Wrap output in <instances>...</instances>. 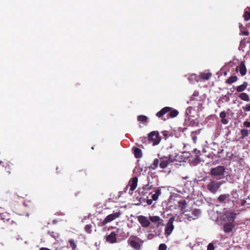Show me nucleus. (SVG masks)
<instances>
[{"label": "nucleus", "instance_id": "nucleus-1", "mask_svg": "<svg viewBox=\"0 0 250 250\" xmlns=\"http://www.w3.org/2000/svg\"><path fill=\"white\" fill-rule=\"evenodd\" d=\"M171 161L170 159H168L167 157L163 158L160 157V160L158 159H155L153 163L150 165V167L154 169L156 167H158L159 165L160 167L162 168H164L167 167L169 163Z\"/></svg>", "mask_w": 250, "mask_h": 250}, {"label": "nucleus", "instance_id": "nucleus-2", "mask_svg": "<svg viewBox=\"0 0 250 250\" xmlns=\"http://www.w3.org/2000/svg\"><path fill=\"white\" fill-rule=\"evenodd\" d=\"M169 112V116L171 118L176 117L179 113V112L176 109L172 110L171 107H165L156 113V116L160 118L162 117L164 114Z\"/></svg>", "mask_w": 250, "mask_h": 250}, {"label": "nucleus", "instance_id": "nucleus-3", "mask_svg": "<svg viewBox=\"0 0 250 250\" xmlns=\"http://www.w3.org/2000/svg\"><path fill=\"white\" fill-rule=\"evenodd\" d=\"M137 241L140 242L142 244L144 242V241L140 239L138 237L134 235H131L128 239L127 242L130 246L132 248L139 250L141 249V245Z\"/></svg>", "mask_w": 250, "mask_h": 250}, {"label": "nucleus", "instance_id": "nucleus-4", "mask_svg": "<svg viewBox=\"0 0 250 250\" xmlns=\"http://www.w3.org/2000/svg\"><path fill=\"white\" fill-rule=\"evenodd\" d=\"M148 140L153 143V146L157 145L161 140L158 131H153L149 133Z\"/></svg>", "mask_w": 250, "mask_h": 250}, {"label": "nucleus", "instance_id": "nucleus-5", "mask_svg": "<svg viewBox=\"0 0 250 250\" xmlns=\"http://www.w3.org/2000/svg\"><path fill=\"white\" fill-rule=\"evenodd\" d=\"M175 220V218L174 217H170L168 220V222L166 226L165 229V234L167 236H169L170 235L174 228V225H173V222Z\"/></svg>", "mask_w": 250, "mask_h": 250}, {"label": "nucleus", "instance_id": "nucleus-6", "mask_svg": "<svg viewBox=\"0 0 250 250\" xmlns=\"http://www.w3.org/2000/svg\"><path fill=\"white\" fill-rule=\"evenodd\" d=\"M120 215V212L118 211L107 215L104 220L101 223V226H104L108 223L115 220L116 218L119 217Z\"/></svg>", "mask_w": 250, "mask_h": 250}, {"label": "nucleus", "instance_id": "nucleus-7", "mask_svg": "<svg viewBox=\"0 0 250 250\" xmlns=\"http://www.w3.org/2000/svg\"><path fill=\"white\" fill-rule=\"evenodd\" d=\"M221 184V182L212 181L207 185V188L210 192L215 193Z\"/></svg>", "mask_w": 250, "mask_h": 250}, {"label": "nucleus", "instance_id": "nucleus-8", "mask_svg": "<svg viewBox=\"0 0 250 250\" xmlns=\"http://www.w3.org/2000/svg\"><path fill=\"white\" fill-rule=\"evenodd\" d=\"M0 219L1 222L2 221L4 222H7L9 224L12 225L15 223L13 216H11V215L7 212L0 214Z\"/></svg>", "mask_w": 250, "mask_h": 250}, {"label": "nucleus", "instance_id": "nucleus-9", "mask_svg": "<svg viewBox=\"0 0 250 250\" xmlns=\"http://www.w3.org/2000/svg\"><path fill=\"white\" fill-rule=\"evenodd\" d=\"M149 220L155 225V228H158L164 226V220L158 216H150Z\"/></svg>", "mask_w": 250, "mask_h": 250}, {"label": "nucleus", "instance_id": "nucleus-10", "mask_svg": "<svg viewBox=\"0 0 250 250\" xmlns=\"http://www.w3.org/2000/svg\"><path fill=\"white\" fill-rule=\"evenodd\" d=\"M138 184V178L134 177L130 180L128 185L130 187V189L128 191L129 194L132 195L133 191L136 189Z\"/></svg>", "mask_w": 250, "mask_h": 250}, {"label": "nucleus", "instance_id": "nucleus-11", "mask_svg": "<svg viewBox=\"0 0 250 250\" xmlns=\"http://www.w3.org/2000/svg\"><path fill=\"white\" fill-rule=\"evenodd\" d=\"M138 220L141 226L144 228H147L150 225V222L146 217L140 215L138 217Z\"/></svg>", "mask_w": 250, "mask_h": 250}, {"label": "nucleus", "instance_id": "nucleus-12", "mask_svg": "<svg viewBox=\"0 0 250 250\" xmlns=\"http://www.w3.org/2000/svg\"><path fill=\"white\" fill-rule=\"evenodd\" d=\"M225 219L229 222L233 223L236 216V213L231 211H226L225 213Z\"/></svg>", "mask_w": 250, "mask_h": 250}, {"label": "nucleus", "instance_id": "nucleus-13", "mask_svg": "<svg viewBox=\"0 0 250 250\" xmlns=\"http://www.w3.org/2000/svg\"><path fill=\"white\" fill-rule=\"evenodd\" d=\"M234 227L235 225L232 222H228L224 225L223 230L226 233H229L232 230Z\"/></svg>", "mask_w": 250, "mask_h": 250}, {"label": "nucleus", "instance_id": "nucleus-14", "mask_svg": "<svg viewBox=\"0 0 250 250\" xmlns=\"http://www.w3.org/2000/svg\"><path fill=\"white\" fill-rule=\"evenodd\" d=\"M116 233L114 231H112L110 234L107 235L106 238V241L110 243H114L117 241Z\"/></svg>", "mask_w": 250, "mask_h": 250}, {"label": "nucleus", "instance_id": "nucleus-15", "mask_svg": "<svg viewBox=\"0 0 250 250\" xmlns=\"http://www.w3.org/2000/svg\"><path fill=\"white\" fill-rule=\"evenodd\" d=\"M239 68L240 73L242 76H244L247 73V69L246 65L245 64V62H241L239 66L236 68V71L238 70Z\"/></svg>", "mask_w": 250, "mask_h": 250}, {"label": "nucleus", "instance_id": "nucleus-16", "mask_svg": "<svg viewBox=\"0 0 250 250\" xmlns=\"http://www.w3.org/2000/svg\"><path fill=\"white\" fill-rule=\"evenodd\" d=\"M155 174L156 173H150L147 176V179L149 184H152L157 182V176Z\"/></svg>", "mask_w": 250, "mask_h": 250}, {"label": "nucleus", "instance_id": "nucleus-17", "mask_svg": "<svg viewBox=\"0 0 250 250\" xmlns=\"http://www.w3.org/2000/svg\"><path fill=\"white\" fill-rule=\"evenodd\" d=\"M230 197V195L229 194H221L218 198V200L220 203H225L226 202L225 201L226 200H228Z\"/></svg>", "mask_w": 250, "mask_h": 250}, {"label": "nucleus", "instance_id": "nucleus-18", "mask_svg": "<svg viewBox=\"0 0 250 250\" xmlns=\"http://www.w3.org/2000/svg\"><path fill=\"white\" fill-rule=\"evenodd\" d=\"M212 76V74L210 72L208 73H201L200 75V77L201 79L205 80H209Z\"/></svg>", "mask_w": 250, "mask_h": 250}, {"label": "nucleus", "instance_id": "nucleus-19", "mask_svg": "<svg viewBox=\"0 0 250 250\" xmlns=\"http://www.w3.org/2000/svg\"><path fill=\"white\" fill-rule=\"evenodd\" d=\"M248 84L246 82H244L243 84L237 86L236 88V91L238 92H241L244 91L246 89Z\"/></svg>", "mask_w": 250, "mask_h": 250}, {"label": "nucleus", "instance_id": "nucleus-20", "mask_svg": "<svg viewBox=\"0 0 250 250\" xmlns=\"http://www.w3.org/2000/svg\"><path fill=\"white\" fill-rule=\"evenodd\" d=\"M68 243L70 247L71 248L72 250H75L77 248V241L74 239H71L68 240Z\"/></svg>", "mask_w": 250, "mask_h": 250}, {"label": "nucleus", "instance_id": "nucleus-21", "mask_svg": "<svg viewBox=\"0 0 250 250\" xmlns=\"http://www.w3.org/2000/svg\"><path fill=\"white\" fill-rule=\"evenodd\" d=\"M239 97L243 101L249 102L250 101V99L249 98V95L246 93H241L239 94Z\"/></svg>", "mask_w": 250, "mask_h": 250}, {"label": "nucleus", "instance_id": "nucleus-22", "mask_svg": "<svg viewBox=\"0 0 250 250\" xmlns=\"http://www.w3.org/2000/svg\"><path fill=\"white\" fill-rule=\"evenodd\" d=\"M161 194V190L159 189H157L155 190V193L153 194L151 196L152 199L153 201H156L159 195Z\"/></svg>", "mask_w": 250, "mask_h": 250}, {"label": "nucleus", "instance_id": "nucleus-23", "mask_svg": "<svg viewBox=\"0 0 250 250\" xmlns=\"http://www.w3.org/2000/svg\"><path fill=\"white\" fill-rule=\"evenodd\" d=\"M178 207L181 208V211H184V209H185L187 202L185 200H182L178 202Z\"/></svg>", "mask_w": 250, "mask_h": 250}, {"label": "nucleus", "instance_id": "nucleus-24", "mask_svg": "<svg viewBox=\"0 0 250 250\" xmlns=\"http://www.w3.org/2000/svg\"><path fill=\"white\" fill-rule=\"evenodd\" d=\"M134 155L137 158H140L142 156V150L139 148H135L134 149Z\"/></svg>", "mask_w": 250, "mask_h": 250}, {"label": "nucleus", "instance_id": "nucleus-25", "mask_svg": "<svg viewBox=\"0 0 250 250\" xmlns=\"http://www.w3.org/2000/svg\"><path fill=\"white\" fill-rule=\"evenodd\" d=\"M225 168L223 166H218L211 169L210 172H225Z\"/></svg>", "mask_w": 250, "mask_h": 250}, {"label": "nucleus", "instance_id": "nucleus-26", "mask_svg": "<svg viewBox=\"0 0 250 250\" xmlns=\"http://www.w3.org/2000/svg\"><path fill=\"white\" fill-rule=\"evenodd\" d=\"M237 80V77L236 76H231L226 81V83L228 84H231Z\"/></svg>", "mask_w": 250, "mask_h": 250}, {"label": "nucleus", "instance_id": "nucleus-27", "mask_svg": "<svg viewBox=\"0 0 250 250\" xmlns=\"http://www.w3.org/2000/svg\"><path fill=\"white\" fill-rule=\"evenodd\" d=\"M11 196L12 195L10 194V193L9 192H7L4 195L3 200H5L6 201H10L12 200Z\"/></svg>", "mask_w": 250, "mask_h": 250}, {"label": "nucleus", "instance_id": "nucleus-28", "mask_svg": "<svg viewBox=\"0 0 250 250\" xmlns=\"http://www.w3.org/2000/svg\"><path fill=\"white\" fill-rule=\"evenodd\" d=\"M240 132H241V138L243 139L245 137L248 136L249 132H248V130L247 129H241Z\"/></svg>", "mask_w": 250, "mask_h": 250}, {"label": "nucleus", "instance_id": "nucleus-29", "mask_svg": "<svg viewBox=\"0 0 250 250\" xmlns=\"http://www.w3.org/2000/svg\"><path fill=\"white\" fill-rule=\"evenodd\" d=\"M147 117L145 115H139L138 116V120L140 122H144L146 121Z\"/></svg>", "mask_w": 250, "mask_h": 250}, {"label": "nucleus", "instance_id": "nucleus-30", "mask_svg": "<svg viewBox=\"0 0 250 250\" xmlns=\"http://www.w3.org/2000/svg\"><path fill=\"white\" fill-rule=\"evenodd\" d=\"M151 184H149L148 183V184L146 185H145V186L143 187V190H146V191H148V190H150V189H152L153 188V185H150Z\"/></svg>", "mask_w": 250, "mask_h": 250}, {"label": "nucleus", "instance_id": "nucleus-31", "mask_svg": "<svg viewBox=\"0 0 250 250\" xmlns=\"http://www.w3.org/2000/svg\"><path fill=\"white\" fill-rule=\"evenodd\" d=\"M244 20L246 21H249L250 19V12L246 11L243 15Z\"/></svg>", "mask_w": 250, "mask_h": 250}, {"label": "nucleus", "instance_id": "nucleus-32", "mask_svg": "<svg viewBox=\"0 0 250 250\" xmlns=\"http://www.w3.org/2000/svg\"><path fill=\"white\" fill-rule=\"evenodd\" d=\"M85 231H86L87 233H91V231H92V225H87L85 226Z\"/></svg>", "mask_w": 250, "mask_h": 250}, {"label": "nucleus", "instance_id": "nucleus-33", "mask_svg": "<svg viewBox=\"0 0 250 250\" xmlns=\"http://www.w3.org/2000/svg\"><path fill=\"white\" fill-rule=\"evenodd\" d=\"M167 249V246L164 243H162V244H160V245L159 246L158 250H166Z\"/></svg>", "mask_w": 250, "mask_h": 250}, {"label": "nucleus", "instance_id": "nucleus-34", "mask_svg": "<svg viewBox=\"0 0 250 250\" xmlns=\"http://www.w3.org/2000/svg\"><path fill=\"white\" fill-rule=\"evenodd\" d=\"M243 109L245 111H250V104H247L245 106H243Z\"/></svg>", "mask_w": 250, "mask_h": 250}, {"label": "nucleus", "instance_id": "nucleus-35", "mask_svg": "<svg viewBox=\"0 0 250 250\" xmlns=\"http://www.w3.org/2000/svg\"><path fill=\"white\" fill-rule=\"evenodd\" d=\"M214 247L212 243H209L207 247V250H214Z\"/></svg>", "mask_w": 250, "mask_h": 250}, {"label": "nucleus", "instance_id": "nucleus-36", "mask_svg": "<svg viewBox=\"0 0 250 250\" xmlns=\"http://www.w3.org/2000/svg\"><path fill=\"white\" fill-rule=\"evenodd\" d=\"M226 117V113L225 111H222L220 113V117L222 118H225Z\"/></svg>", "mask_w": 250, "mask_h": 250}, {"label": "nucleus", "instance_id": "nucleus-37", "mask_svg": "<svg viewBox=\"0 0 250 250\" xmlns=\"http://www.w3.org/2000/svg\"><path fill=\"white\" fill-rule=\"evenodd\" d=\"M244 126L246 127H250V122L245 121L243 123Z\"/></svg>", "mask_w": 250, "mask_h": 250}, {"label": "nucleus", "instance_id": "nucleus-38", "mask_svg": "<svg viewBox=\"0 0 250 250\" xmlns=\"http://www.w3.org/2000/svg\"><path fill=\"white\" fill-rule=\"evenodd\" d=\"M195 216H198L200 214V211L198 209H195L192 212Z\"/></svg>", "mask_w": 250, "mask_h": 250}, {"label": "nucleus", "instance_id": "nucleus-39", "mask_svg": "<svg viewBox=\"0 0 250 250\" xmlns=\"http://www.w3.org/2000/svg\"><path fill=\"white\" fill-rule=\"evenodd\" d=\"M221 123L223 124L226 125L228 123V121L225 118L221 119Z\"/></svg>", "mask_w": 250, "mask_h": 250}, {"label": "nucleus", "instance_id": "nucleus-40", "mask_svg": "<svg viewBox=\"0 0 250 250\" xmlns=\"http://www.w3.org/2000/svg\"><path fill=\"white\" fill-rule=\"evenodd\" d=\"M162 133L165 137H167L169 136L168 132L167 131H163L162 132Z\"/></svg>", "mask_w": 250, "mask_h": 250}, {"label": "nucleus", "instance_id": "nucleus-41", "mask_svg": "<svg viewBox=\"0 0 250 250\" xmlns=\"http://www.w3.org/2000/svg\"><path fill=\"white\" fill-rule=\"evenodd\" d=\"M211 175H213V176H221V175H222L223 174H224V173H221V172H219V173H211Z\"/></svg>", "mask_w": 250, "mask_h": 250}, {"label": "nucleus", "instance_id": "nucleus-42", "mask_svg": "<svg viewBox=\"0 0 250 250\" xmlns=\"http://www.w3.org/2000/svg\"><path fill=\"white\" fill-rule=\"evenodd\" d=\"M0 164H3V165H2V166L5 167L6 168L7 167H9V165L8 164L7 162H0Z\"/></svg>", "mask_w": 250, "mask_h": 250}, {"label": "nucleus", "instance_id": "nucleus-43", "mask_svg": "<svg viewBox=\"0 0 250 250\" xmlns=\"http://www.w3.org/2000/svg\"><path fill=\"white\" fill-rule=\"evenodd\" d=\"M194 161L196 163H198L200 162V159L198 156H196L195 158H194Z\"/></svg>", "mask_w": 250, "mask_h": 250}, {"label": "nucleus", "instance_id": "nucleus-44", "mask_svg": "<svg viewBox=\"0 0 250 250\" xmlns=\"http://www.w3.org/2000/svg\"><path fill=\"white\" fill-rule=\"evenodd\" d=\"M153 200L151 199H147L146 203L148 205H150L152 204Z\"/></svg>", "mask_w": 250, "mask_h": 250}, {"label": "nucleus", "instance_id": "nucleus-45", "mask_svg": "<svg viewBox=\"0 0 250 250\" xmlns=\"http://www.w3.org/2000/svg\"><path fill=\"white\" fill-rule=\"evenodd\" d=\"M242 35L248 36L249 35V32L248 31H244L242 32Z\"/></svg>", "mask_w": 250, "mask_h": 250}, {"label": "nucleus", "instance_id": "nucleus-46", "mask_svg": "<svg viewBox=\"0 0 250 250\" xmlns=\"http://www.w3.org/2000/svg\"><path fill=\"white\" fill-rule=\"evenodd\" d=\"M129 187H129V185L128 184V185L125 187V190H124V191H125V192H126Z\"/></svg>", "mask_w": 250, "mask_h": 250}, {"label": "nucleus", "instance_id": "nucleus-47", "mask_svg": "<svg viewBox=\"0 0 250 250\" xmlns=\"http://www.w3.org/2000/svg\"><path fill=\"white\" fill-rule=\"evenodd\" d=\"M188 80L190 82H192V81H193V79L191 77H188Z\"/></svg>", "mask_w": 250, "mask_h": 250}, {"label": "nucleus", "instance_id": "nucleus-48", "mask_svg": "<svg viewBox=\"0 0 250 250\" xmlns=\"http://www.w3.org/2000/svg\"><path fill=\"white\" fill-rule=\"evenodd\" d=\"M239 28L240 29H244V27L242 24H241L239 25Z\"/></svg>", "mask_w": 250, "mask_h": 250}, {"label": "nucleus", "instance_id": "nucleus-49", "mask_svg": "<svg viewBox=\"0 0 250 250\" xmlns=\"http://www.w3.org/2000/svg\"><path fill=\"white\" fill-rule=\"evenodd\" d=\"M198 96L197 93H194L192 95V96Z\"/></svg>", "mask_w": 250, "mask_h": 250}, {"label": "nucleus", "instance_id": "nucleus-50", "mask_svg": "<svg viewBox=\"0 0 250 250\" xmlns=\"http://www.w3.org/2000/svg\"><path fill=\"white\" fill-rule=\"evenodd\" d=\"M245 203H246V201H243L242 202L241 205L243 206V205H245Z\"/></svg>", "mask_w": 250, "mask_h": 250}, {"label": "nucleus", "instance_id": "nucleus-51", "mask_svg": "<svg viewBox=\"0 0 250 250\" xmlns=\"http://www.w3.org/2000/svg\"><path fill=\"white\" fill-rule=\"evenodd\" d=\"M233 154H232V155H231V156L230 157V159H233Z\"/></svg>", "mask_w": 250, "mask_h": 250}, {"label": "nucleus", "instance_id": "nucleus-52", "mask_svg": "<svg viewBox=\"0 0 250 250\" xmlns=\"http://www.w3.org/2000/svg\"><path fill=\"white\" fill-rule=\"evenodd\" d=\"M191 98V100H194V99H193V96H192L191 97V98Z\"/></svg>", "mask_w": 250, "mask_h": 250}, {"label": "nucleus", "instance_id": "nucleus-53", "mask_svg": "<svg viewBox=\"0 0 250 250\" xmlns=\"http://www.w3.org/2000/svg\"><path fill=\"white\" fill-rule=\"evenodd\" d=\"M91 148H92V149H94V146H92V147H91Z\"/></svg>", "mask_w": 250, "mask_h": 250}, {"label": "nucleus", "instance_id": "nucleus-54", "mask_svg": "<svg viewBox=\"0 0 250 250\" xmlns=\"http://www.w3.org/2000/svg\"><path fill=\"white\" fill-rule=\"evenodd\" d=\"M194 151H196V152H197V150L196 149H195Z\"/></svg>", "mask_w": 250, "mask_h": 250}, {"label": "nucleus", "instance_id": "nucleus-55", "mask_svg": "<svg viewBox=\"0 0 250 250\" xmlns=\"http://www.w3.org/2000/svg\"><path fill=\"white\" fill-rule=\"evenodd\" d=\"M194 151H196V152H197V150L196 149H195Z\"/></svg>", "mask_w": 250, "mask_h": 250}]
</instances>
